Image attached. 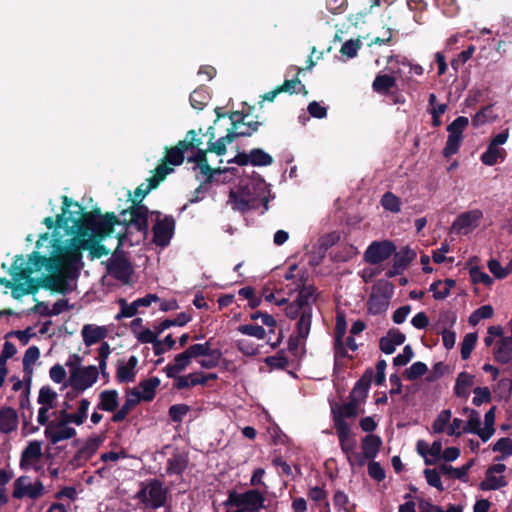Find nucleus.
Instances as JSON below:
<instances>
[{"instance_id":"f257e3e1","label":"nucleus","mask_w":512,"mask_h":512,"mask_svg":"<svg viewBox=\"0 0 512 512\" xmlns=\"http://www.w3.org/2000/svg\"><path fill=\"white\" fill-rule=\"evenodd\" d=\"M42 268L51 273L44 280L47 288L61 294L68 293L71 291L69 280L77 278L82 268L80 246L58 245L49 257L38 252L30 254L28 259L16 257L10 269L13 283L6 279H0V282L12 289L13 297L20 298L35 291L36 284L32 274Z\"/></svg>"},{"instance_id":"f03ea898","label":"nucleus","mask_w":512,"mask_h":512,"mask_svg":"<svg viewBox=\"0 0 512 512\" xmlns=\"http://www.w3.org/2000/svg\"><path fill=\"white\" fill-rule=\"evenodd\" d=\"M148 213L149 210L142 204H134L129 210L124 211L123 222L117 220L113 214L100 216L92 212L83 216L84 224L97 236H108L115 232V227H120L116 232L120 245H124L127 241V231L135 229L142 236L148 231Z\"/></svg>"},{"instance_id":"7ed1b4c3","label":"nucleus","mask_w":512,"mask_h":512,"mask_svg":"<svg viewBox=\"0 0 512 512\" xmlns=\"http://www.w3.org/2000/svg\"><path fill=\"white\" fill-rule=\"evenodd\" d=\"M64 415H67L66 409L60 410L58 417L51 420L45 427L44 435L52 444H57L76 436V430L69 426V424H72V421L68 420Z\"/></svg>"},{"instance_id":"20e7f679","label":"nucleus","mask_w":512,"mask_h":512,"mask_svg":"<svg viewBox=\"0 0 512 512\" xmlns=\"http://www.w3.org/2000/svg\"><path fill=\"white\" fill-rule=\"evenodd\" d=\"M167 491L159 480H149L141 484L136 498L151 509H157L164 505Z\"/></svg>"},{"instance_id":"39448f33","label":"nucleus","mask_w":512,"mask_h":512,"mask_svg":"<svg viewBox=\"0 0 512 512\" xmlns=\"http://www.w3.org/2000/svg\"><path fill=\"white\" fill-rule=\"evenodd\" d=\"M229 502L234 505L236 509H229L227 512H259L265 507V497L256 489H250L240 494L231 495Z\"/></svg>"},{"instance_id":"423d86ee","label":"nucleus","mask_w":512,"mask_h":512,"mask_svg":"<svg viewBox=\"0 0 512 512\" xmlns=\"http://www.w3.org/2000/svg\"><path fill=\"white\" fill-rule=\"evenodd\" d=\"M150 212L148 213V215ZM155 215L156 220L153 226V241L156 245L165 247L170 243L174 233L175 221L172 216L161 217L159 212H151V216Z\"/></svg>"},{"instance_id":"0eeeda50","label":"nucleus","mask_w":512,"mask_h":512,"mask_svg":"<svg viewBox=\"0 0 512 512\" xmlns=\"http://www.w3.org/2000/svg\"><path fill=\"white\" fill-rule=\"evenodd\" d=\"M13 488L12 496L15 499L28 497L34 500L41 497L45 492L44 485L40 480L31 482L28 476L18 477L13 483Z\"/></svg>"},{"instance_id":"6e6552de","label":"nucleus","mask_w":512,"mask_h":512,"mask_svg":"<svg viewBox=\"0 0 512 512\" xmlns=\"http://www.w3.org/2000/svg\"><path fill=\"white\" fill-rule=\"evenodd\" d=\"M98 376L97 367L89 365L73 371L70 375V383L75 389L85 391L96 383Z\"/></svg>"},{"instance_id":"1a4fd4ad","label":"nucleus","mask_w":512,"mask_h":512,"mask_svg":"<svg viewBox=\"0 0 512 512\" xmlns=\"http://www.w3.org/2000/svg\"><path fill=\"white\" fill-rule=\"evenodd\" d=\"M394 251L395 246L390 241H374L368 246L364 259L370 264H379L388 259Z\"/></svg>"},{"instance_id":"9d476101","label":"nucleus","mask_w":512,"mask_h":512,"mask_svg":"<svg viewBox=\"0 0 512 512\" xmlns=\"http://www.w3.org/2000/svg\"><path fill=\"white\" fill-rule=\"evenodd\" d=\"M505 471V464L498 463L490 466L485 473V479L480 483V489L491 491L507 486V481L502 475Z\"/></svg>"},{"instance_id":"9b49d317","label":"nucleus","mask_w":512,"mask_h":512,"mask_svg":"<svg viewBox=\"0 0 512 512\" xmlns=\"http://www.w3.org/2000/svg\"><path fill=\"white\" fill-rule=\"evenodd\" d=\"M482 217L483 213L478 209L462 213L454 220L452 229L456 233L466 235L480 225Z\"/></svg>"},{"instance_id":"f8f14e48","label":"nucleus","mask_w":512,"mask_h":512,"mask_svg":"<svg viewBox=\"0 0 512 512\" xmlns=\"http://www.w3.org/2000/svg\"><path fill=\"white\" fill-rule=\"evenodd\" d=\"M42 457V442L30 441L26 448L22 451L20 457V468L22 470L35 469L37 462Z\"/></svg>"},{"instance_id":"ddd939ff","label":"nucleus","mask_w":512,"mask_h":512,"mask_svg":"<svg viewBox=\"0 0 512 512\" xmlns=\"http://www.w3.org/2000/svg\"><path fill=\"white\" fill-rule=\"evenodd\" d=\"M311 322H312V309H305L302 312V315L298 319L296 323V338H290L289 340V347L290 349L297 348L298 344L300 342H305L307 339L310 329H311Z\"/></svg>"},{"instance_id":"4468645a","label":"nucleus","mask_w":512,"mask_h":512,"mask_svg":"<svg viewBox=\"0 0 512 512\" xmlns=\"http://www.w3.org/2000/svg\"><path fill=\"white\" fill-rule=\"evenodd\" d=\"M334 427L338 429L339 423L348 424L345 418L356 417L359 413V401L351 398L348 403L332 409Z\"/></svg>"},{"instance_id":"2eb2a0df","label":"nucleus","mask_w":512,"mask_h":512,"mask_svg":"<svg viewBox=\"0 0 512 512\" xmlns=\"http://www.w3.org/2000/svg\"><path fill=\"white\" fill-rule=\"evenodd\" d=\"M81 219V207L77 203H72L68 197L64 196L62 215L58 216V223L68 226V223L72 222L73 225H76Z\"/></svg>"},{"instance_id":"dca6fc26","label":"nucleus","mask_w":512,"mask_h":512,"mask_svg":"<svg viewBox=\"0 0 512 512\" xmlns=\"http://www.w3.org/2000/svg\"><path fill=\"white\" fill-rule=\"evenodd\" d=\"M138 359L136 356H130L127 361L119 360L117 363L116 379L120 383H129L135 380L136 366Z\"/></svg>"},{"instance_id":"f3484780","label":"nucleus","mask_w":512,"mask_h":512,"mask_svg":"<svg viewBox=\"0 0 512 512\" xmlns=\"http://www.w3.org/2000/svg\"><path fill=\"white\" fill-rule=\"evenodd\" d=\"M405 335L398 329H390L387 335L383 336L379 341L380 350L385 354H392L396 347L405 342Z\"/></svg>"},{"instance_id":"a211bd4d","label":"nucleus","mask_w":512,"mask_h":512,"mask_svg":"<svg viewBox=\"0 0 512 512\" xmlns=\"http://www.w3.org/2000/svg\"><path fill=\"white\" fill-rule=\"evenodd\" d=\"M108 271L114 278L127 281L131 276L132 267L125 258L114 257L109 262Z\"/></svg>"},{"instance_id":"6ab92c4d","label":"nucleus","mask_w":512,"mask_h":512,"mask_svg":"<svg viewBox=\"0 0 512 512\" xmlns=\"http://www.w3.org/2000/svg\"><path fill=\"white\" fill-rule=\"evenodd\" d=\"M81 336L86 346H92L107 336V329L104 326L86 324L81 330Z\"/></svg>"},{"instance_id":"aec40b11","label":"nucleus","mask_w":512,"mask_h":512,"mask_svg":"<svg viewBox=\"0 0 512 512\" xmlns=\"http://www.w3.org/2000/svg\"><path fill=\"white\" fill-rule=\"evenodd\" d=\"M119 406V393L117 390H104L99 394V402L96 406L97 410L105 412H114Z\"/></svg>"},{"instance_id":"412c9836","label":"nucleus","mask_w":512,"mask_h":512,"mask_svg":"<svg viewBox=\"0 0 512 512\" xmlns=\"http://www.w3.org/2000/svg\"><path fill=\"white\" fill-rule=\"evenodd\" d=\"M18 427V414L11 407H3L0 409V432L8 434L16 430Z\"/></svg>"},{"instance_id":"4be33fe9","label":"nucleus","mask_w":512,"mask_h":512,"mask_svg":"<svg viewBox=\"0 0 512 512\" xmlns=\"http://www.w3.org/2000/svg\"><path fill=\"white\" fill-rule=\"evenodd\" d=\"M173 171V168H169L165 166L164 164H160L156 168V175L149 179V185L145 190L142 189V187H138L135 191V200L141 201L144 196L152 189H154L160 181H162L165 176Z\"/></svg>"},{"instance_id":"5701e85b","label":"nucleus","mask_w":512,"mask_h":512,"mask_svg":"<svg viewBox=\"0 0 512 512\" xmlns=\"http://www.w3.org/2000/svg\"><path fill=\"white\" fill-rule=\"evenodd\" d=\"M190 363L191 359L187 352L184 350L174 357L173 362L169 363L164 368V372L166 373L167 377H176L182 371H184L190 365Z\"/></svg>"},{"instance_id":"b1692460","label":"nucleus","mask_w":512,"mask_h":512,"mask_svg":"<svg viewBox=\"0 0 512 512\" xmlns=\"http://www.w3.org/2000/svg\"><path fill=\"white\" fill-rule=\"evenodd\" d=\"M494 356L495 360L501 364L512 362V337H504L497 342Z\"/></svg>"},{"instance_id":"393cba45","label":"nucleus","mask_w":512,"mask_h":512,"mask_svg":"<svg viewBox=\"0 0 512 512\" xmlns=\"http://www.w3.org/2000/svg\"><path fill=\"white\" fill-rule=\"evenodd\" d=\"M337 435L339 438V443L341 450L346 455V458L349 457L354 451L355 443L350 440V425L339 423L338 429H336Z\"/></svg>"},{"instance_id":"a878e982","label":"nucleus","mask_w":512,"mask_h":512,"mask_svg":"<svg viewBox=\"0 0 512 512\" xmlns=\"http://www.w3.org/2000/svg\"><path fill=\"white\" fill-rule=\"evenodd\" d=\"M474 384V376L461 372L456 379L454 392L458 397L467 398L470 394V389Z\"/></svg>"},{"instance_id":"bb28decb","label":"nucleus","mask_w":512,"mask_h":512,"mask_svg":"<svg viewBox=\"0 0 512 512\" xmlns=\"http://www.w3.org/2000/svg\"><path fill=\"white\" fill-rule=\"evenodd\" d=\"M372 376V370H367L365 372V374L356 382L351 392V398L357 399L360 402V400H363L367 396Z\"/></svg>"},{"instance_id":"cd10ccee","label":"nucleus","mask_w":512,"mask_h":512,"mask_svg":"<svg viewBox=\"0 0 512 512\" xmlns=\"http://www.w3.org/2000/svg\"><path fill=\"white\" fill-rule=\"evenodd\" d=\"M188 150V145L186 141H179L175 147L167 149L165 155V162L163 163L166 166V162L171 165H180L184 160V152Z\"/></svg>"},{"instance_id":"c85d7f7f","label":"nucleus","mask_w":512,"mask_h":512,"mask_svg":"<svg viewBox=\"0 0 512 512\" xmlns=\"http://www.w3.org/2000/svg\"><path fill=\"white\" fill-rule=\"evenodd\" d=\"M189 162H193L196 164L195 168L199 169L200 173L206 178L211 179L213 176V171L211 167L208 165L206 158V151L203 149H198V151L191 157L188 158Z\"/></svg>"},{"instance_id":"c756f323","label":"nucleus","mask_w":512,"mask_h":512,"mask_svg":"<svg viewBox=\"0 0 512 512\" xmlns=\"http://www.w3.org/2000/svg\"><path fill=\"white\" fill-rule=\"evenodd\" d=\"M382 444L381 438L374 434L365 436L362 440V451L369 460L374 459Z\"/></svg>"},{"instance_id":"7c9ffc66","label":"nucleus","mask_w":512,"mask_h":512,"mask_svg":"<svg viewBox=\"0 0 512 512\" xmlns=\"http://www.w3.org/2000/svg\"><path fill=\"white\" fill-rule=\"evenodd\" d=\"M90 401L86 398H82L78 402L77 411L75 413H69L67 411V415H64L68 420L72 421V424L77 426L82 425L88 417V410L90 407Z\"/></svg>"},{"instance_id":"2f4dec72","label":"nucleus","mask_w":512,"mask_h":512,"mask_svg":"<svg viewBox=\"0 0 512 512\" xmlns=\"http://www.w3.org/2000/svg\"><path fill=\"white\" fill-rule=\"evenodd\" d=\"M505 157V150L491 143L488 144L486 151L481 155V161L487 166H493Z\"/></svg>"},{"instance_id":"473e14b6","label":"nucleus","mask_w":512,"mask_h":512,"mask_svg":"<svg viewBox=\"0 0 512 512\" xmlns=\"http://www.w3.org/2000/svg\"><path fill=\"white\" fill-rule=\"evenodd\" d=\"M498 115L495 113L493 106L488 105L478 111L472 118V125L474 127H481L485 124L492 123L497 119Z\"/></svg>"},{"instance_id":"72a5a7b5","label":"nucleus","mask_w":512,"mask_h":512,"mask_svg":"<svg viewBox=\"0 0 512 512\" xmlns=\"http://www.w3.org/2000/svg\"><path fill=\"white\" fill-rule=\"evenodd\" d=\"M388 306L389 299L382 294L372 293L368 300V311L373 315H378L385 312Z\"/></svg>"},{"instance_id":"f704fd0d","label":"nucleus","mask_w":512,"mask_h":512,"mask_svg":"<svg viewBox=\"0 0 512 512\" xmlns=\"http://www.w3.org/2000/svg\"><path fill=\"white\" fill-rule=\"evenodd\" d=\"M455 281L452 279H446L444 282L437 281L430 285V291L433 292V297L437 300L445 299L450 289L455 286Z\"/></svg>"},{"instance_id":"c9c22d12","label":"nucleus","mask_w":512,"mask_h":512,"mask_svg":"<svg viewBox=\"0 0 512 512\" xmlns=\"http://www.w3.org/2000/svg\"><path fill=\"white\" fill-rule=\"evenodd\" d=\"M495 407H491L484 416V427L482 433L480 434V438L483 442H487L494 434L495 428Z\"/></svg>"},{"instance_id":"e433bc0d","label":"nucleus","mask_w":512,"mask_h":512,"mask_svg":"<svg viewBox=\"0 0 512 512\" xmlns=\"http://www.w3.org/2000/svg\"><path fill=\"white\" fill-rule=\"evenodd\" d=\"M466 412H469L468 420L463 427L464 433H472L477 434L480 437V434L483 431V428H481V419L480 414L476 410H469L466 409Z\"/></svg>"},{"instance_id":"4c0bfd02","label":"nucleus","mask_w":512,"mask_h":512,"mask_svg":"<svg viewBox=\"0 0 512 512\" xmlns=\"http://www.w3.org/2000/svg\"><path fill=\"white\" fill-rule=\"evenodd\" d=\"M316 289L313 286H307L300 289L296 302L300 304L304 310L312 309L311 305L316 301Z\"/></svg>"},{"instance_id":"58836bf2","label":"nucleus","mask_w":512,"mask_h":512,"mask_svg":"<svg viewBox=\"0 0 512 512\" xmlns=\"http://www.w3.org/2000/svg\"><path fill=\"white\" fill-rule=\"evenodd\" d=\"M248 160L253 166H268L273 162L272 156L260 148L252 149L248 153Z\"/></svg>"},{"instance_id":"ea45409f","label":"nucleus","mask_w":512,"mask_h":512,"mask_svg":"<svg viewBox=\"0 0 512 512\" xmlns=\"http://www.w3.org/2000/svg\"><path fill=\"white\" fill-rule=\"evenodd\" d=\"M229 202L233 209L239 211H246L252 206L249 196L234 191L230 192Z\"/></svg>"},{"instance_id":"a19ab883","label":"nucleus","mask_w":512,"mask_h":512,"mask_svg":"<svg viewBox=\"0 0 512 512\" xmlns=\"http://www.w3.org/2000/svg\"><path fill=\"white\" fill-rule=\"evenodd\" d=\"M396 80L389 75H377L373 81V89L378 93H387L395 86Z\"/></svg>"},{"instance_id":"79ce46f5","label":"nucleus","mask_w":512,"mask_h":512,"mask_svg":"<svg viewBox=\"0 0 512 512\" xmlns=\"http://www.w3.org/2000/svg\"><path fill=\"white\" fill-rule=\"evenodd\" d=\"M222 358L220 349H209L208 354H205L203 359L198 360L199 365L205 369H212L219 365Z\"/></svg>"},{"instance_id":"37998d69","label":"nucleus","mask_w":512,"mask_h":512,"mask_svg":"<svg viewBox=\"0 0 512 512\" xmlns=\"http://www.w3.org/2000/svg\"><path fill=\"white\" fill-rule=\"evenodd\" d=\"M451 416H452L451 410H449V409L442 410L437 415L436 419L434 420V422L432 424V432L435 434L442 433L444 431L447 432V428L449 427L448 423L451 420Z\"/></svg>"},{"instance_id":"c03bdc74","label":"nucleus","mask_w":512,"mask_h":512,"mask_svg":"<svg viewBox=\"0 0 512 512\" xmlns=\"http://www.w3.org/2000/svg\"><path fill=\"white\" fill-rule=\"evenodd\" d=\"M57 396V393L51 387L43 386L39 390L37 402L40 405L48 406V408H54Z\"/></svg>"},{"instance_id":"a18cd8bd","label":"nucleus","mask_w":512,"mask_h":512,"mask_svg":"<svg viewBox=\"0 0 512 512\" xmlns=\"http://www.w3.org/2000/svg\"><path fill=\"white\" fill-rule=\"evenodd\" d=\"M187 466V459L184 455L175 454L168 459L167 472L169 474H181Z\"/></svg>"},{"instance_id":"49530a36","label":"nucleus","mask_w":512,"mask_h":512,"mask_svg":"<svg viewBox=\"0 0 512 512\" xmlns=\"http://www.w3.org/2000/svg\"><path fill=\"white\" fill-rule=\"evenodd\" d=\"M237 331L242 335L254 337L258 340H263L266 337L265 329L256 324H243L237 328Z\"/></svg>"},{"instance_id":"de8ad7c7","label":"nucleus","mask_w":512,"mask_h":512,"mask_svg":"<svg viewBox=\"0 0 512 512\" xmlns=\"http://www.w3.org/2000/svg\"><path fill=\"white\" fill-rule=\"evenodd\" d=\"M191 320V316L185 312L179 313L174 319H166L162 321L158 327L157 330L159 333L163 332L164 330L170 328L171 326H184Z\"/></svg>"},{"instance_id":"09e8293b","label":"nucleus","mask_w":512,"mask_h":512,"mask_svg":"<svg viewBox=\"0 0 512 512\" xmlns=\"http://www.w3.org/2000/svg\"><path fill=\"white\" fill-rule=\"evenodd\" d=\"M40 357V350L37 346H30L23 356V369L24 372L31 374L32 366Z\"/></svg>"},{"instance_id":"8fccbe9b","label":"nucleus","mask_w":512,"mask_h":512,"mask_svg":"<svg viewBox=\"0 0 512 512\" xmlns=\"http://www.w3.org/2000/svg\"><path fill=\"white\" fill-rule=\"evenodd\" d=\"M489 271L498 279L505 278L512 272V259L508 263L506 267H502L496 259H491L488 261Z\"/></svg>"},{"instance_id":"3c124183","label":"nucleus","mask_w":512,"mask_h":512,"mask_svg":"<svg viewBox=\"0 0 512 512\" xmlns=\"http://www.w3.org/2000/svg\"><path fill=\"white\" fill-rule=\"evenodd\" d=\"M160 384L158 378L153 377L148 380H144L140 383V387L142 389L141 396L144 401H150L154 398L155 389Z\"/></svg>"},{"instance_id":"603ef678","label":"nucleus","mask_w":512,"mask_h":512,"mask_svg":"<svg viewBox=\"0 0 512 512\" xmlns=\"http://www.w3.org/2000/svg\"><path fill=\"white\" fill-rule=\"evenodd\" d=\"M494 452H500L502 455L497 458L498 461L504 460L512 455V439L508 437L500 438L493 446Z\"/></svg>"},{"instance_id":"864d4df0","label":"nucleus","mask_w":512,"mask_h":512,"mask_svg":"<svg viewBox=\"0 0 512 512\" xmlns=\"http://www.w3.org/2000/svg\"><path fill=\"white\" fill-rule=\"evenodd\" d=\"M381 204L384 207V209L393 213H398L401 210V200L392 192H386L382 196Z\"/></svg>"},{"instance_id":"5fc2aeb1","label":"nucleus","mask_w":512,"mask_h":512,"mask_svg":"<svg viewBox=\"0 0 512 512\" xmlns=\"http://www.w3.org/2000/svg\"><path fill=\"white\" fill-rule=\"evenodd\" d=\"M209 101V95L204 89H196L190 95V103L193 108L202 110Z\"/></svg>"},{"instance_id":"6e6d98bb","label":"nucleus","mask_w":512,"mask_h":512,"mask_svg":"<svg viewBox=\"0 0 512 512\" xmlns=\"http://www.w3.org/2000/svg\"><path fill=\"white\" fill-rule=\"evenodd\" d=\"M120 311L116 314L115 319L121 320L123 318H131L136 315L137 308L134 306V303H128L126 299L120 298L117 301Z\"/></svg>"},{"instance_id":"4d7b16f0","label":"nucleus","mask_w":512,"mask_h":512,"mask_svg":"<svg viewBox=\"0 0 512 512\" xmlns=\"http://www.w3.org/2000/svg\"><path fill=\"white\" fill-rule=\"evenodd\" d=\"M462 141L463 136L453 135L449 133L446 145L443 149V155L445 157H449L456 154L461 146Z\"/></svg>"},{"instance_id":"13d9d810","label":"nucleus","mask_w":512,"mask_h":512,"mask_svg":"<svg viewBox=\"0 0 512 512\" xmlns=\"http://www.w3.org/2000/svg\"><path fill=\"white\" fill-rule=\"evenodd\" d=\"M477 342V334L476 333H468L464 336V339L461 343V357L466 360L470 357L475 345Z\"/></svg>"},{"instance_id":"bf43d9fd","label":"nucleus","mask_w":512,"mask_h":512,"mask_svg":"<svg viewBox=\"0 0 512 512\" xmlns=\"http://www.w3.org/2000/svg\"><path fill=\"white\" fill-rule=\"evenodd\" d=\"M493 312L492 306H481L469 316V323L471 325H477L481 320L491 318L493 316Z\"/></svg>"},{"instance_id":"052dcab7","label":"nucleus","mask_w":512,"mask_h":512,"mask_svg":"<svg viewBox=\"0 0 512 512\" xmlns=\"http://www.w3.org/2000/svg\"><path fill=\"white\" fill-rule=\"evenodd\" d=\"M235 137L236 134H227L226 136L221 137L215 142H210L208 150L211 152H215L218 155H223L226 152V144L232 143Z\"/></svg>"},{"instance_id":"680f3d73","label":"nucleus","mask_w":512,"mask_h":512,"mask_svg":"<svg viewBox=\"0 0 512 512\" xmlns=\"http://www.w3.org/2000/svg\"><path fill=\"white\" fill-rule=\"evenodd\" d=\"M333 503L337 509L343 512H352L354 510V505L350 503L348 496L342 491H337L334 494Z\"/></svg>"},{"instance_id":"e2e57ef3","label":"nucleus","mask_w":512,"mask_h":512,"mask_svg":"<svg viewBox=\"0 0 512 512\" xmlns=\"http://www.w3.org/2000/svg\"><path fill=\"white\" fill-rule=\"evenodd\" d=\"M415 258V252L409 248H403L394 256V266L396 268H404L406 265Z\"/></svg>"},{"instance_id":"0e129e2a","label":"nucleus","mask_w":512,"mask_h":512,"mask_svg":"<svg viewBox=\"0 0 512 512\" xmlns=\"http://www.w3.org/2000/svg\"><path fill=\"white\" fill-rule=\"evenodd\" d=\"M428 371L427 365L423 362H415L405 370V377L408 380H415Z\"/></svg>"},{"instance_id":"69168bd1","label":"nucleus","mask_w":512,"mask_h":512,"mask_svg":"<svg viewBox=\"0 0 512 512\" xmlns=\"http://www.w3.org/2000/svg\"><path fill=\"white\" fill-rule=\"evenodd\" d=\"M211 348V344L209 341L200 344H193L189 346L185 351L189 355L190 359H196L199 357H204L205 354H208L209 349Z\"/></svg>"},{"instance_id":"338daca9","label":"nucleus","mask_w":512,"mask_h":512,"mask_svg":"<svg viewBox=\"0 0 512 512\" xmlns=\"http://www.w3.org/2000/svg\"><path fill=\"white\" fill-rule=\"evenodd\" d=\"M469 120L467 117L459 116L451 124L448 125L447 131L450 134L463 136V131L468 126Z\"/></svg>"},{"instance_id":"774afa93","label":"nucleus","mask_w":512,"mask_h":512,"mask_svg":"<svg viewBox=\"0 0 512 512\" xmlns=\"http://www.w3.org/2000/svg\"><path fill=\"white\" fill-rule=\"evenodd\" d=\"M236 346L240 352L247 356H254L259 351V346L247 339L237 340Z\"/></svg>"}]
</instances>
